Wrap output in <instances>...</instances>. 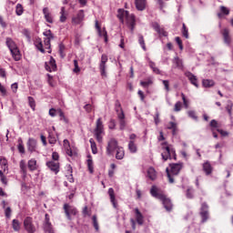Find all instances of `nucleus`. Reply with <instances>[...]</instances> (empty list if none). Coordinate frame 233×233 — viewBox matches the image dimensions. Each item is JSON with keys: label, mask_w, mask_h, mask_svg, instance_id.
Masks as SVG:
<instances>
[{"label": "nucleus", "mask_w": 233, "mask_h": 233, "mask_svg": "<svg viewBox=\"0 0 233 233\" xmlns=\"http://www.w3.org/2000/svg\"><path fill=\"white\" fill-rule=\"evenodd\" d=\"M44 18L46 19V23L52 25L54 23V15L48 7L43 8Z\"/></svg>", "instance_id": "nucleus-18"}, {"label": "nucleus", "mask_w": 233, "mask_h": 233, "mask_svg": "<svg viewBox=\"0 0 233 233\" xmlns=\"http://www.w3.org/2000/svg\"><path fill=\"white\" fill-rule=\"evenodd\" d=\"M203 172H205L206 176H210L212 174L214 167H212V165L210 164L209 161H206L202 165Z\"/></svg>", "instance_id": "nucleus-22"}, {"label": "nucleus", "mask_w": 233, "mask_h": 233, "mask_svg": "<svg viewBox=\"0 0 233 233\" xmlns=\"http://www.w3.org/2000/svg\"><path fill=\"white\" fill-rule=\"evenodd\" d=\"M167 92H168L170 90V82H168V80H163L162 81Z\"/></svg>", "instance_id": "nucleus-61"}, {"label": "nucleus", "mask_w": 233, "mask_h": 233, "mask_svg": "<svg viewBox=\"0 0 233 233\" xmlns=\"http://www.w3.org/2000/svg\"><path fill=\"white\" fill-rule=\"evenodd\" d=\"M209 125H210L212 130H214V128H217V130H218V128H219V124H218V122L215 119L211 120Z\"/></svg>", "instance_id": "nucleus-57"}, {"label": "nucleus", "mask_w": 233, "mask_h": 233, "mask_svg": "<svg viewBox=\"0 0 233 233\" xmlns=\"http://www.w3.org/2000/svg\"><path fill=\"white\" fill-rule=\"evenodd\" d=\"M60 14H61L60 22L65 23V21H66V15L65 14V7H61Z\"/></svg>", "instance_id": "nucleus-49"}, {"label": "nucleus", "mask_w": 233, "mask_h": 233, "mask_svg": "<svg viewBox=\"0 0 233 233\" xmlns=\"http://www.w3.org/2000/svg\"><path fill=\"white\" fill-rule=\"evenodd\" d=\"M27 168L30 170V172H35V170H37V160H35V158H31L28 160Z\"/></svg>", "instance_id": "nucleus-29"}, {"label": "nucleus", "mask_w": 233, "mask_h": 233, "mask_svg": "<svg viewBox=\"0 0 233 233\" xmlns=\"http://www.w3.org/2000/svg\"><path fill=\"white\" fill-rule=\"evenodd\" d=\"M24 228L27 233H35L36 228L32 217H26L24 219Z\"/></svg>", "instance_id": "nucleus-6"}, {"label": "nucleus", "mask_w": 233, "mask_h": 233, "mask_svg": "<svg viewBox=\"0 0 233 233\" xmlns=\"http://www.w3.org/2000/svg\"><path fill=\"white\" fill-rule=\"evenodd\" d=\"M150 194L152 198H156V199H159V201L162 202V205H164V208L167 212L172 211L174 207L172 205V200L165 195V192L159 189L157 186H152L150 188Z\"/></svg>", "instance_id": "nucleus-1"}, {"label": "nucleus", "mask_w": 233, "mask_h": 233, "mask_svg": "<svg viewBox=\"0 0 233 233\" xmlns=\"http://www.w3.org/2000/svg\"><path fill=\"white\" fill-rule=\"evenodd\" d=\"M24 12H25V9L23 7V5L17 4L16 6H15L16 15H23Z\"/></svg>", "instance_id": "nucleus-42"}, {"label": "nucleus", "mask_w": 233, "mask_h": 233, "mask_svg": "<svg viewBox=\"0 0 233 233\" xmlns=\"http://www.w3.org/2000/svg\"><path fill=\"white\" fill-rule=\"evenodd\" d=\"M221 34L224 37V43H226L227 45H230V31L228 30V28H225L221 31Z\"/></svg>", "instance_id": "nucleus-30"}, {"label": "nucleus", "mask_w": 233, "mask_h": 233, "mask_svg": "<svg viewBox=\"0 0 233 233\" xmlns=\"http://www.w3.org/2000/svg\"><path fill=\"white\" fill-rule=\"evenodd\" d=\"M138 43L142 50H144V52H147V45L145 44V37L141 34H138Z\"/></svg>", "instance_id": "nucleus-38"}, {"label": "nucleus", "mask_w": 233, "mask_h": 233, "mask_svg": "<svg viewBox=\"0 0 233 233\" xmlns=\"http://www.w3.org/2000/svg\"><path fill=\"white\" fill-rule=\"evenodd\" d=\"M57 142V139L56 138V137L53 135V134H50L49 133V136H48V143L50 145H56V143Z\"/></svg>", "instance_id": "nucleus-48"}, {"label": "nucleus", "mask_w": 233, "mask_h": 233, "mask_svg": "<svg viewBox=\"0 0 233 233\" xmlns=\"http://www.w3.org/2000/svg\"><path fill=\"white\" fill-rule=\"evenodd\" d=\"M95 28L96 29L99 37H104L105 43H108V33L106 32V28L103 27V29H101V25H99V21L97 20L95 22Z\"/></svg>", "instance_id": "nucleus-8"}, {"label": "nucleus", "mask_w": 233, "mask_h": 233, "mask_svg": "<svg viewBox=\"0 0 233 233\" xmlns=\"http://www.w3.org/2000/svg\"><path fill=\"white\" fill-rule=\"evenodd\" d=\"M152 26L154 30L157 31V34H159V35H162L163 37H167L168 35V33L165 31V28L161 27V25H159L157 22L153 23Z\"/></svg>", "instance_id": "nucleus-20"}, {"label": "nucleus", "mask_w": 233, "mask_h": 233, "mask_svg": "<svg viewBox=\"0 0 233 233\" xmlns=\"http://www.w3.org/2000/svg\"><path fill=\"white\" fill-rule=\"evenodd\" d=\"M88 159H87V168L90 172V174L94 173V161L92 160V156H87Z\"/></svg>", "instance_id": "nucleus-39"}, {"label": "nucleus", "mask_w": 233, "mask_h": 233, "mask_svg": "<svg viewBox=\"0 0 233 233\" xmlns=\"http://www.w3.org/2000/svg\"><path fill=\"white\" fill-rule=\"evenodd\" d=\"M74 70L73 72H75V74H79V72H81V68H79V63L77 62V60H74Z\"/></svg>", "instance_id": "nucleus-52"}, {"label": "nucleus", "mask_w": 233, "mask_h": 233, "mask_svg": "<svg viewBox=\"0 0 233 233\" xmlns=\"http://www.w3.org/2000/svg\"><path fill=\"white\" fill-rule=\"evenodd\" d=\"M181 168H183L182 164H171L172 176H177V174H179V172H181Z\"/></svg>", "instance_id": "nucleus-26"}, {"label": "nucleus", "mask_w": 233, "mask_h": 233, "mask_svg": "<svg viewBox=\"0 0 233 233\" xmlns=\"http://www.w3.org/2000/svg\"><path fill=\"white\" fill-rule=\"evenodd\" d=\"M232 107L233 104L229 101L226 106V110L228 111V114H229V116H232Z\"/></svg>", "instance_id": "nucleus-55"}, {"label": "nucleus", "mask_w": 233, "mask_h": 233, "mask_svg": "<svg viewBox=\"0 0 233 233\" xmlns=\"http://www.w3.org/2000/svg\"><path fill=\"white\" fill-rule=\"evenodd\" d=\"M182 35L186 39H188V28L187 27V25H185V24H182Z\"/></svg>", "instance_id": "nucleus-46"}, {"label": "nucleus", "mask_w": 233, "mask_h": 233, "mask_svg": "<svg viewBox=\"0 0 233 233\" xmlns=\"http://www.w3.org/2000/svg\"><path fill=\"white\" fill-rule=\"evenodd\" d=\"M202 85H203V86H205V88H210V87L214 86L215 83H214V80L204 79L202 81Z\"/></svg>", "instance_id": "nucleus-40"}, {"label": "nucleus", "mask_w": 233, "mask_h": 233, "mask_svg": "<svg viewBox=\"0 0 233 233\" xmlns=\"http://www.w3.org/2000/svg\"><path fill=\"white\" fill-rule=\"evenodd\" d=\"M135 214H136L137 223L138 225H143V223H145V218L141 211H139V208H135Z\"/></svg>", "instance_id": "nucleus-28"}, {"label": "nucleus", "mask_w": 233, "mask_h": 233, "mask_svg": "<svg viewBox=\"0 0 233 233\" xmlns=\"http://www.w3.org/2000/svg\"><path fill=\"white\" fill-rule=\"evenodd\" d=\"M52 159L53 161H56V162L59 161V154L57 152H53Z\"/></svg>", "instance_id": "nucleus-64"}, {"label": "nucleus", "mask_w": 233, "mask_h": 233, "mask_svg": "<svg viewBox=\"0 0 233 233\" xmlns=\"http://www.w3.org/2000/svg\"><path fill=\"white\" fill-rule=\"evenodd\" d=\"M46 167L53 172L54 174H59L60 165L59 162H56L54 160H50L46 162Z\"/></svg>", "instance_id": "nucleus-14"}, {"label": "nucleus", "mask_w": 233, "mask_h": 233, "mask_svg": "<svg viewBox=\"0 0 233 233\" xmlns=\"http://www.w3.org/2000/svg\"><path fill=\"white\" fill-rule=\"evenodd\" d=\"M92 221H93V227L96 232L99 230V223L97 222V216L94 215L92 217Z\"/></svg>", "instance_id": "nucleus-45"}, {"label": "nucleus", "mask_w": 233, "mask_h": 233, "mask_svg": "<svg viewBox=\"0 0 233 233\" xmlns=\"http://www.w3.org/2000/svg\"><path fill=\"white\" fill-rule=\"evenodd\" d=\"M116 114L119 120L120 130H125V127H127V121L125 120V112L123 109H119L116 107Z\"/></svg>", "instance_id": "nucleus-15"}, {"label": "nucleus", "mask_w": 233, "mask_h": 233, "mask_svg": "<svg viewBox=\"0 0 233 233\" xmlns=\"http://www.w3.org/2000/svg\"><path fill=\"white\" fill-rule=\"evenodd\" d=\"M64 210H65V214H66L67 219H69V221L72 219V216L77 215V209L68 204L64 205Z\"/></svg>", "instance_id": "nucleus-11"}, {"label": "nucleus", "mask_w": 233, "mask_h": 233, "mask_svg": "<svg viewBox=\"0 0 233 233\" xmlns=\"http://www.w3.org/2000/svg\"><path fill=\"white\" fill-rule=\"evenodd\" d=\"M167 178H168V182L169 183H174V177L172 176L170 171H168V168H167Z\"/></svg>", "instance_id": "nucleus-58"}, {"label": "nucleus", "mask_w": 233, "mask_h": 233, "mask_svg": "<svg viewBox=\"0 0 233 233\" xmlns=\"http://www.w3.org/2000/svg\"><path fill=\"white\" fill-rule=\"evenodd\" d=\"M186 77H187L188 81L193 85V86H196V88H199V84L198 83V76H196L192 72L187 71L185 73Z\"/></svg>", "instance_id": "nucleus-17"}, {"label": "nucleus", "mask_w": 233, "mask_h": 233, "mask_svg": "<svg viewBox=\"0 0 233 233\" xmlns=\"http://www.w3.org/2000/svg\"><path fill=\"white\" fill-rule=\"evenodd\" d=\"M18 151L20 154H25V146L23 145V140H18Z\"/></svg>", "instance_id": "nucleus-51"}, {"label": "nucleus", "mask_w": 233, "mask_h": 233, "mask_svg": "<svg viewBox=\"0 0 233 233\" xmlns=\"http://www.w3.org/2000/svg\"><path fill=\"white\" fill-rule=\"evenodd\" d=\"M108 62V56L102 55L101 62L99 65L100 74L103 77H106V63Z\"/></svg>", "instance_id": "nucleus-10"}, {"label": "nucleus", "mask_w": 233, "mask_h": 233, "mask_svg": "<svg viewBox=\"0 0 233 233\" xmlns=\"http://www.w3.org/2000/svg\"><path fill=\"white\" fill-rule=\"evenodd\" d=\"M118 19L121 21V23H125L131 30V34H134V29L136 28V15H130L128 11L125 9H118Z\"/></svg>", "instance_id": "nucleus-2"}, {"label": "nucleus", "mask_w": 233, "mask_h": 233, "mask_svg": "<svg viewBox=\"0 0 233 233\" xmlns=\"http://www.w3.org/2000/svg\"><path fill=\"white\" fill-rule=\"evenodd\" d=\"M17 88H19L17 83H14L11 85V89L14 94H17Z\"/></svg>", "instance_id": "nucleus-60"}, {"label": "nucleus", "mask_w": 233, "mask_h": 233, "mask_svg": "<svg viewBox=\"0 0 233 233\" xmlns=\"http://www.w3.org/2000/svg\"><path fill=\"white\" fill-rule=\"evenodd\" d=\"M102 134H105V126L103 125V119L99 117L96 120V127H95V137L98 143H102L103 137Z\"/></svg>", "instance_id": "nucleus-5"}, {"label": "nucleus", "mask_w": 233, "mask_h": 233, "mask_svg": "<svg viewBox=\"0 0 233 233\" xmlns=\"http://www.w3.org/2000/svg\"><path fill=\"white\" fill-rule=\"evenodd\" d=\"M128 149L132 154H136V152H137V146H136V143H134V141L132 140L129 141Z\"/></svg>", "instance_id": "nucleus-41"}, {"label": "nucleus", "mask_w": 233, "mask_h": 233, "mask_svg": "<svg viewBox=\"0 0 233 233\" xmlns=\"http://www.w3.org/2000/svg\"><path fill=\"white\" fill-rule=\"evenodd\" d=\"M43 228L45 232L54 233V227L52 226V222H50V215H48V213L45 215Z\"/></svg>", "instance_id": "nucleus-12"}, {"label": "nucleus", "mask_w": 233, "mask_h": 233, "mask_svg": "<svg viewBox=\"0 0 233 233\" xmlns=\"http://www.w3.org/2000/svg\"><path fill=\"white\" fill-rule=\"evenodd\" d=\"M173 65H175L176 68L183 69V60L179 58V56H175L172 60Z\"/></svg>", "instance_id": "nucleus-35"}, {"label": "nucleus", "mask_w": 233, "mask_h": 233, "mask_svg": "<svg viewBox=\"0 0 233 233\" xmlns=\"http://www.w3.org/2000/svg\"><path fill=\"white\" fill-rule=\"evenodd\" d=\"M117 148H119L117 140L116 138L109 139L106 147L107 156H112V154L117 150Z\"/></svg>", "instance_id": "nucleus-7"}, {"label": "nucleus", "mask_w": 233, "mask_h": 233, "mask_svg": "<svg viewBox=\"0 0 233 233\" xmlns=\"http://www.w3.org/2000/svg\"><path fill=\"white\" fill-rule=\"evenodd\" d=\"M186 196L187 199H193L194 198V191L191 188L187 189Z\"/></svg>", "instance_id": "nucleus-53"}, {"label": "nucleus", "mask_w": 233, "mask_h": 233, "mask_svg": "<svg viewBox=\"0 0 233 233\" xmlns=\"http://www.w3.org/2000/svg\"><path fill=\"white\" fill-rule=\"evenodd\" d=\"M0 165H1L4 172H6V170H8V161L5 158L0 159Z\"/></svg>", "instance_id": "nucleus-44"}, {"label": "nucleus", "mask_w": 233, "mask_h": 233, "mask_svg": "<svg viewBox=\"0 0 233 233\" xmlns=\"http://www.w3.org/2000/svg\"><path fill=\"white\" fill-rule=\"evenodd\" d=\"M108 195L110 198V202L112 203L114 208H117V200H116V193L114 191V188L110 187L108 189Z\"/></svg>", "instance_id": "nucleus-23"}, {"label": "nucleus", "mask_w": 233, "mask_h": 233, "mask_svg": "<svg viewBox=\"0 0 233 233\" xmlns=\"http://www.w3.org/2000/svg\"><path fill=\"white\" fill-rule=\"evenodd\" d=\"M12 227L15 232H19V230H21V222L18 219L15 218L12 221Z\"/></svg>", "instance_id": "nucleus-37"}, {"label": "nucleus", "mask_w": 233, "mask_h": 233, "mask_svg": "<svg viewBox=\"0 0 233 233\" xmlns=\"http://www.w3.org/2000/svg\"><path fill=\"white\" fill-rule=\"evenodd\" d=\"M28 103H29V106L30 108H32V110H35V100L34 99V97L32 96H28Z\"/></svg>", "instance_id": "nucleus-47"}, {"label": "nucleus", "mask_w": 233, "mask_h": 233, "mask_svg": "<svg viewBox=\"0 0 233 233\" xmlns=\"http://www.w3.org/2000/svg\"><path fill=\"white\" fill-rule=\"evenodd\" d=\"M89 143L91 145L92 153L97 154V146L96 145V141L94 140V138H90Z\"/></svg>", "instance_id": "nucleus-43"}, {"label": "nucleus", "mask_w": 233, "mask_h": 233, "mask_svg": "<svg viewBox=\"0 0 233 233\" xmlns=\"http://www.w3.org/2000/svg\"><path fill=\"white\" fill-rule=\"evenodd\" d=\"M140 85L141 86H144V87L149 86V85H152V80L141 81Z\"/></svg>", "instance_id": "nucleus-62"}, {"label": "nucleus", "mask_w": 233, "mask_h": 233, "mask_svg": "<svg viewBox=\"0 0 233 233\" xmlns=\"http://www.w3.org/2000/svg\"><path fill=\"white\" fill-rule=\"evenodd\" d=\"M35 46L37 48V50H39V52L45 54V48L43 47V40H41V38H35Z\"/></svg>", "instance_id": "nucleus-33"}, {"label": "nucleus", "mask_w": 233, "mask_h": 233, "mask_svg": "<svg viewBox=\"0 0 233 233\" xmlns=\"http://www.w3.org/2000/svg\"><path fill=\"white\" fill-rule=\"evenodd\" d=\"M19 167L23 177H26L28 174V167H26V162L25 160H21L19 163Z\"/></svg>", "instance_id": "nucleus-27"}, {"label": "nucleus", "mask_w": 233, "mask_h": 233, "mask_svg": "<svg viewBox=\"0 0 233 233\" xmlns=\"http://www.w3.org/2000/svg\"><path fill=\"white\" fill-rule=\"evenodd\" d=\"M46 70L47 72H56L57 70V64H56L54 56H50L49 62H46Z\"/></svg>", "instance_id": "nucleus-16"}, {"label": "nucleus", "mask_w": 233, "mask_h": 233, "mask_svg": "<svg viewBox=\"0 0 233 233\" xmlns=\"http://www.w3.org/2000/svg\"><path fill=\"white\" fill-rule=\"evenodd\" d=\"M161 149L163 161H168V159H177L176 149H174L171 145H168V142L162 143Z\"/></svg>", "instance_id": "nucleus-3"}, {"label": "nucleus", "mask_w": 233, "mask_h": 233, "mask_svg": "<svg viewBox=\"0 0 233 233\" xmlns=\"http://www.w3.org/2000/svg\"><path fill=\"white\" fill-rule=\"evenodd\" d=\"M182 107H183V103H181V101H178L175 104L174 111L175 112H181Z\"/></svg>", "instance_id": "nucleus-50"}, {"label": "nucleus", "mask_w": 233, "mask_h": 233, "mask_svg": "<svg viewBox=\"0 0 233 233\" xmlns=\"http://www.w3.org/2000/svg\"><path fill=\"white\" fill-rule=\"evenodd\" d=\"M83 19H85V11L80 10V11H78L76 16H74L72 18V23H73V25H80L81 22L83 21Z\"/></svg>", "instance_id": "nucleus-19"}, {"label": "nucleus", "mask_w": 233, "mask_h": 233, "mask_svg": "<svg viewBox=\"0 0 233 233\" xmlns=\"http://www.w3.org/2000/svg\"><path fill=\"white\" fill-rule=\"evenodd\" d=\"M123 157H125V148L119 147L116 149V159H123Z\"/></svg>", "instance_id": "nucleus-36"}, {"label": "nucleus", "mask_w": 233, "mask_h": 233, "mask_svg": "<svg viewBox=\"0 0 233 233\" xmlns=\"http://www.w3.org/2000/svg\"><path fill=\"white\" fill-rule=\"evenodd\" d=\"M49 116H51V117H56L57 116V110H56V108L49 109Z\"/></svg>", "instance_id": "nucleus-63"}, {"label": "nucleus", "mask_w": 233, "mask_h": 233, "mask_svg": "<svg viewBox=\"0 0 233 233\" xmlns=\"http://www.w3.org/2000/svg\"><path fill=\"white\" fill-rule=\"evenodd\" d=\"M135 5L137 9L143 11L147 6V0H136Z\"/></svg>", "instance_id": "nucleus-34"}, {"label": "nucleus", "mask_w": 233, "mask_h": 233, "mask_svg": "<svg viewBox=\"0 0 233 233\" xmlns=\"http://www.w3.org/2000/svg\"><path fill=\"white\" fill-rule=\"evenodd\" d=\"M5 45L10 50L12 57L15 59V61H21V51H19V47L17 46V44H15L12 38L7 37L5 41Z\"/></svg>", "instance_id": "nucleus-4"}, {"label": "nucleus", "mask_w": 233, "mask_h": 233, "mask_svg": "<svg viewBox=\"0 0 233 233\" xmlns=\"http://www.w3.org/2000/svg\"><path fill=\"white\" fill-rule=\"evenodd\" d=\"M167 130H172V135L176 136L177 134V123L176 122H169L167 125Z\"/></svg>", "instance_id": "nucleus-32"}, {"label": "nucleus", "mask_w": 233, "mask_h": 233, "mask_svg": "<svg viewBox=\"0 0 233 233\" xmlns=\"http://www.w3.org/2000/svg\"><path fill=\"white\" fill-rule=\"evenodd\" d=\"M175 41L178 45L179 49L183 50V41L181 40V38L179 36H177L175 38Z\"/></svg>", "instance_id": "nucleus-56"}, {"label": "nucleus", "mask_w": 233, "mask_h": 233, "mask_svg": "<svg viewBox=\"0 0 233 233\" xmlns=\"http://www.w3.org/2000/svg\"><path fill=\"white\" fill-rule=\"evenodd\" d=\"M230 14V9L227 8L225 5L220 6V12L218 13V18L221 19L223 15H228Z\"/></svg>", "instance_id": "nucleus-31"}, {"label": "nucleus", "mask_w": 233, "mask_h": 233, "mask_svg": "<svg viewBox=\"0 0 233 233\" xmlns=\"http://www.w3.org/2000/svg\"><path fill=\"white\" fill-rule=\"evenodd\" d=\"M200 217L202 219V223H207L208 221L209 214H208V205L207 203H202L200 208Z\"/></svg>", "instance_id": "nucleus-9"}, {"label": "nucleus", "mask_w": 233, "mask_h": 233, "mask_svg": "<svg viewBox=\"0 0 233 233\" xmlns=\"http://www.w3.org/2000/svg\"><path fill=\"white\" fill-rule=\"evenodd\" d=\"M37 148V140H35V138H29L27 141V150L29 152H35Z\"/></svg>", "instance_id": "nucleus-21"}, {"label": "nucleus", "mask_w": 233, "mask_h": 233, "mask_svg": "<svg viewBox=\"0 0 233 233\" xmlns=\"http://www.w3.org/2000/svg\"><path fill=\"white\" fill-rule=\"evenodd\" d=\"M154 121H155V125L157 127L160 123L159 120V112H157L154 116Z\"/></svg>", "instance_id": "nucleus-59"}, {"label": "nucleus", "mask_w": 233, "mask_h": 233, "mask_svg": "<svg viewBox=\"0 0 233 233\" xmlns=\"http://www.w3.org/2000/svg\"><path fill=\"white\" fill-rule=\"evenodd\" d=\"M64 148L66 150V154L72 157L74 156V151H72V147H70V141L68 139L64 140Z\"/></svg>", "instance_id": "nucleus-24"}, {"label": "nucleus", "mask_w": 233, "mask_h": 233, "mask_svg": "<svg viewBox=\"0 0 233 233\" xmlns=\"http://www.w3.org/2000/svg\"><path fill=\"white\" fill-rule=\"evenodd\" d=\"M5 218H7V219H10V218H12V208L10 207L6 208L5 210Z\"/></svg>", "instance_id": "nucleus-54"}, {"label": "nucleus", "mask_w": 233, "mask_h": 233, "mask_svg": "<svg viewBox=\"0 0 233 233\" xmlns=\"http://www.w3.org/2000/svg\"><path fill=\"white\" fill-rule=\"evenodd\" d=\"M147 177L151 181H156V179H157V172L156 171V169L153 167H150L147 169Z\"/></svg>", "instance_id": "nucleus-25"}, {"label": "nucleus", "mask_w": 233, "mask_h": 233, "mask_svg": "<svg viewBox=\"0 0 233 233\" xmlns=\"http://www.w3.org/2000/svg\"><path fill=\"white\" fill-rule=\"evenodd\" d=\"M45 35L44 38V45H45V48L46 50H50V41H52V39H54V34H52L51 30H47L46 32L43 33Z\"/></svg>", "instance_id": "nucleus-13"}]
</instances>
